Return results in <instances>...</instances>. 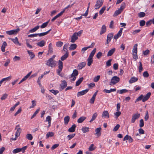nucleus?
Masks as SVG:
<instances>
[{
	"instance_id": "16",
	"label": "nucleus",
	"mask_w": 154,
	"mask_h": 154,
	"mask_svg": "<svg viewBox=\"0 0 154 154\" xmlns=\"http://www.w3.org/2000/svg\"><path fill=\"white\" fill-rule=\"evenodd\" d=\"M76 127V125L75 124L72 125L71 127L68 129V131L72 133L74 132L75 131Z\"/></svg>"
},
{
	"instance_id": "15",
	"label": "nucleus",
	"mask_w": 154,
	"mask_h": 154,
	"mask_svg": "<svg viewBox=\"0 0 154 154\" xmlns=\"http://www.w3.org/2000/svg\"><path fill=\"white\" fill-rule=\"evenodd\" d=\"M86 64V63L85 62L80 63L78 64L77 68L79 69H81L85 66Z\"/></svg>"
},
{
	"instance_id": "27",
	"label": "nucleus",
	"mask_w": 154,
	"mask_h": 154,
	"mask_svg": "<svg viewBox=\"0 0 154 154\" xmlns=\"http://www.w3.org/2000/svg\"><path fill=\"white\" fill-rule=\"evenodd\" d=\"M51 30V29H50L47 31L44 32H42L40 33H38V35L39 36H42L47 35Z\"/></svg>"
},
{
	"instance_id": "34",
	"label": "nucleus",
	"mask_w": 154,
	"mask_h": 154,
	"mask_svg": "<svg viewBox=\"0 0 154 154\" xmlns=\"http://www.w3.org/2000/svg\"><path fill=\"white\" fill-rule=\"evenodd\" d=\"M96 50H97L96 48H94L93 50L91 53L88 57L92 58H93V57L94 55L96 52Z\"/></svg>"
},
{
	"instance_id": "61",
	"label": "nucleus",
	"mask_w": 154,
	"mask_h": 154,
	"mask_svg": "<svg viewBox=\"0 0 154 154\" xmlns=\"http://www.w3.org/2000/svg\"><path fill=\"white\" fill-rule=\"evenodd\" d=\"M111 59L108 60L106 62V65L107 66H109L111 65Z\"/></svg>"
},
{
	"instance_id": "8",
	"label": "nucleus",
	"mask_w": 154,
	"mask_h": 154,
	"mask_svg": "<svg viewBox=\"0 0 154 154\" xmlns=\"http://www.w3.org/2000/svg\"><path fill=\"white\" fill-rule=\"evenodd\" d=\"M103 2L101 1L97 0L95 5L94 6V8L95 9H99L103 5Z\"/></svg>"
},
{
	"instance_id": "48",
	"label": "nucleus",
	"mask_w": 154,
	"mask_h": 154,
	"mask_svg": "<svg viewBox=\"0 0 154 154\" xmlns=\"http://www.w3.org/2000/svg\"><path fill=\"white\" fill-rule=\"evenodd\" d=\"M145 13L144 12H140L138 13V16L139 17H143L145 16Z\"/></svg>"
},
{
	"instance_id": "25",
	"label": "nucleus",
	"mask_w": 154,
	"mask_h": 154,
	"mask_svg": "<svg viewBox=\"0 0 154 154\" xmlns=\"http://www.w3.org/2000/svg\"><path fill=\"white\" fill-rule=\"evenodd\" d=\"M78 74V72L77 70L75 69L73 70L72 73L71 75V77L72 78L73 76H76Z\"/></svg>"
},
{
	"instance_id": "56",
	"label": "nucleus",
	"mask_w": 154,
	"mask_h": 154,
	"mask_svg": "<svg viewBox=\"0 0 154 154\" xmlns=\"http://www.w3.org/2000/svg\"><path fill=\"white\" fill-rule=\"evenodd\" d=\"M102 53L101 52H98L96 54V57L98 59H99L102 56Z\"/></svg>"
},
{
	"instance_id": "32",
	"label": "nucleus",
	"mask_w": 154,
	"mask_h": 154,
	"mask_svg": "<svg viewBox=\"0 0 154 154\" xmlns=\"http://www.w3.org/2000/svg\"><path fill=\"white\" fill-rule=\"evenodd\" d=\"M7 45V44L6 42H4L1 47V50L3 52H4L5 51V48Z\"/></svg>"
},
{
	"instance_id": "20",
	"label": "nucleus",
	"mask_w": 154,
	"mask_h": 154,
	"mask_svg": "<svg viewBox=\"0 0 154 154\" xmlns=\"http://www.w3.org/2000/svg\"><path fill=\"white\" fill-rule=\"evenodd\" d=\"M138 80L137 78L135 77H131L129 81V82L130 84H131L137 82Z\"/></svg>"
},
{
	"instance_id": "39",
	"label": "nucleus",
	"mask_w": 154,
	"mask_h": 154,
	"mask_svg": "<svg viewBox=\"0 0 154 154\" xmlns=\"http://www.w3.org/2000/svg\"><path fill=\"white\" fill-rule=\"evenodd\" d=\"M89 128L86 127H83L82 128V131L83 133H86L89 131Z\"/></svg>"
},
{
	"instance_id": "13",
	"label": "nucleus",
	"mask_w": 154,
	"mask_h": 154,
	"mask_svg": "<svg viewBox=\"0 0 154 154\" xmlns=\"http://www.w3.org/2000/svg\"><path fill=\"white\" fill-rule=\"evenodd\" d=\"M151 95V92H149L147 93L144 97L143 96L142 99V101L143 102H145L147 101Z\"/></svg>"
},
{
	"instance_id": "55",
	"label": "nucleus",
	"mask_w": 154,
	"mask_h": 154,
	"mask_svg": "<svg viewBox=\"0 0 154 154\" xmlns=\"http://www.w3.org/2000/svg\"><path fill=\"white\" fill-rule=\"evenodd\" d=\"M143 76L144 78H148L149 76V74L147 71L144 72L143 73Z\"/></svg>"
},
{
	"instance_id": "17",
	"label": "nucleus",
	"mask_w": 154,
	"mask_h": 154,
	"mask_svg": "<svg viewBox=\"0 0 154 154\" xmlns=\"http://www.w3.org/2000/svg\"><path fill=\"white\" fill-rule=\"evenodd\" d=\"M31 73L32 72H29L26 76H25L23 79H22L20 81L19 83L18 84H20L26 80L30 76L31 74Z\"/></svg>"
},
{
	"instance_id": "18",
	"label": "nucleus",
	"mask_w": 154,
	"mask_h": 154,
	"mask_svg": "<svg viewBox=\"0 0 154 154\" xmlns=\"http://www.w3.org/2000/svg\"><path fill=\"white\" fill-rule=\"evenodd\" d=\"M76 34L74 33L71 37V42L72 43L74 42L75 41L78 39V37L77 36Z\"/></svg>"
},
{
	"instance_id": "45",
	"label": "nucleus",
	"mask_w": 154,
	"mask_h": 154,
	"mask_svg": "<svg viewBox=\"0 0 154 154\" xmlns=\"http://www.w3.org/2000/svg\"><path fill=\"white\" fill-rule=\"evenodd\" d=\"M63 43L61 41H58L56 43V46L57 47H61L63 45Z\"/></svg>"
},
{
	"instance_id": "57",
	"label": "nucleus",
	"mask_w": 154,
	"mask_h": 154,
	"mask_svg": "<svg viewBox=\"0 0 154 154\" xmlns=\"http://www.w3.org/2000/svg\"><path fill=\"white\" fill-rule=\"evenodd\" d=\"M32 105L30 107V108L34 107L36 105V101L35 100H33L32 101Z\"/></svg>"
},
{
	"instance_id": "38",
	"label": "nucleus",
	"mask_w": 154,
	"mask_h": 154,
	"mask_svg": "<svg viewBox=\"0 0 154 154\" xmlns=\"http://www.w3.org/2000/svg\"><path fill=\"white\" fill-rule=\"evenodd\" d=\"M77 45L75 44H72L69 48L70 50H74L76 48Z\"/></svg>"
},
{
	"instance_id": "43",
	"label": "nucleus",
	"mask_w": 154,
	"mask_h": 154,
	"mask_svg": "<svg viewBox=\"0 0 154 154\" xmlns=\"http://www.w3.org/2000/svg\"><path fill=\"white\" fill-rule=\"evenodd\" d=\"M49 20H49L48 21L43 23L42 24V25L41 26H40L41 28H45V27H46V26H47Z\"/></svg>"
},
{
	"instance_id": "26",
	"label": "nucleus",
	"mask_w": 154,
	"mask_h": 154,
	"mask_svg": "<svg viewBox=\"0 0 154 154\" xmlns=\"http://www.w3.org/2000/svg\"><path fill=\"white\" fill-rule=\"evenodd\" d=\"M97 112H95L93 114L92 118L91 120L89 122L90 123L92 122L93 121H94L97 118Z\"/></svg>"
},
{
	"instance_id": "58",
	"label": "nucleus",
	"mask_w": 154,
	"mask_h": 154,
	"mask_svg": "<svg viewBox=\"0 0 154 154\" xmlns=\"http://www.w3.org/2000/svg\"><path fill=\"white\" fill-rule=\"evenodd\" d=\"M68 44H65L64 45L63 48V50L64 51L66 52H68L67 48L68 47Z\"/></svg>"
},
{
	"instance_id": "10",
	"label": "nucleus",
	"mask_w": 154,
	"mask_h": 154,
	"mask_svg": "<svg viewBox=\"0 0 154 154\" xmlns=\"http://www.w3.org/2000/svg\"><path fill=\"white\" fill-rule=\"evenodd\" d=\"M114 35L113 33H109L107 36L106 44H108L113 38Z\"/></svg>"
},
{
	"instance_id": "37",
	"label": "nucleus",
	"mask_w": 154,
	"mask_h": 154,
	"mask_svg": "<svg viewBox=\"0 0 154 154\" xmlns=\"http://www.w3.org/2000/svg\"><path fill=\"white\" fill-rule=\"evenodd\" d=\"M137 44L134 45L132 50L133 53H137Z\"/></svg>"
},
{
	"instance_id": "7",
	"label": "nucleus",
	"mask_w": 154,
	"mask_h": 154,
	"mask_svg": "<svg viewBox=\"0 0 154 154\" xmlns=\"http://www.w3.org/2000/svg\"><path fill=\"white\" fill-rule=\"evenodd\" d=\"M21 128H17V131L15 133V137L14 138H11V140H17V138L20 136V134L21 131Z\"/></svg>"
},
{
	"instance_id": "33",
	"label": "nucleus",
	"mask_w": 154,
	"mask_h": 154,
	"mask_svg": "<svg viewBox=\"0 0 154 154\" xmlns=\"http://www.w3.org/2000/svg\"><path fill=\"white\" fill-rule=\"evenodd\" d=\"M48 52L49 53H52L53 52L52 45L51 43H50L48 45Z\"/></svg>"
},
{
	"instance_id": "62",
	"label": "nucleus",
	"mask_w": 154,
	"mask_h": 154,
	"mask_svg": "<svg viewBox=\"0 0 154 154\" xmlns=\"http://www.w3.org/2000/svg\"><path fill=\"white\" fill-rule=\"evenodd\" d=\"M100 78V76L98 75L97 76L95 77L94 79V81L95 82H97L98 81Z\"/></svg>"
},
{
	"instance_id": "9",
	"label": "nucleus",
	"mask_w": 154,
	"mask_h": 154,
	"mask_svg": "<svg viewBox=\"0 0 154 154\" xmlns=\"http://www.w3.org/2000/svg\"><path fill=\"white\" fill-rule=\"evenodd\" d=\"M140 116V114L139 113H137L133 115L132 116L131 120V122L134 123L135 122V120L138 119Z\"/></svg>"
},
{
	"instance_id": "42",
	"label": "nucleus",
	"mask_w": 154,
	"mask_h": 154,
	"mask_svg": "<svg viewBox=\"0 0 154 154\" xmlns=\"http://www.w3.org/2000/svg\"><path fill=\"white\" fill-rule=\"evenodd\" d=\"M43 77V75H42L40 76L38 78V79L37 80V82L40 87L41 86H42L41 83V82H40V81H41L40 80Z\"/></svg>"
},
{
	"instance_id": "44",
	"label": "nucleus",
	"mask_w": 154,
	"mask_h": 154,
	"mask_svg": "<svg viewBox=\"0 0 154 154\" xmlns=\"http://www.w3.org/2000/svg\"><path fill=\"white\" fill-rule=\"evenodd\" d=\"M40 111V109H37L33 114V115L31 116V119L33 118Z\"/></svg>"
},
{
	"instance_id": "30",
	"label": "nucleus",
	"mask_w": 154,
	"mask_h": 154,
	"mask_svg": "<svg viewBox=\"0 0 154 154\" xmlns=\"http://www.w3.org/2000/svg\"><path fill=\"white\" fill-rule=\"evenodd\" d=\"M87 60L88 61L87 65L89 66H90L93 62V58H92L88 57Z\"/></svg>"
},
{
	"instance_id": "41",
	"label": "nucleus",
	"mask_w": 154,
	"mask_h": 154,
	"mask_svg": "<svg viewBox=\"0 0 154 154\" xmlns=\"http://www.w3.org/2000/svg\"><path fill=\"white\" fill-rule=\"evenodd\" d=\"M27 52L29 55L30 56L31 59H33L35 57V54L32 52L30 51H29L28 50L27 51Z\"/></svg>"
},
{
	"instance_id": "51",
	"label": "nucleus",
	"mask_w": 154,
	"mask_h": 154,
	"mask_svg": "<svg viewBox=\"0 0 154 154\" xmlns=\"http://www.w3.org/2000/svg\"><path fill=\"white\" fill-rule=\"evenodd\" d=\"M143 69L142 65L141 62H139V72H141Z\"/></svg>"
},
{
	"instance_id": "6",
	"label": "nucleus",
	"mask_w": 154,
	"mask_h": 154,
	"mask_svg": "<svg viewBox=\"0 0 154 154\" xmlns=\"http://www.w3.org/2000/svg\"><path fill=\"white\" fill-rule=\"evenodd\" d=\"M67 86V84L66 81L65 80H63L62 81L60 85V87L59 90L60 91L63 90Z\"/></svg>"
},
{
	"instance_id": "23",
	"label": "nucleus",
	"mask_w": 154,
	"mask_h": 154,
	"mask_svg": "<svg viewBox=\"0 0 154 154\" xmlns=\"http://www.w3.org/2000/svg\"><path fill=\"white\" fill-rule=\"evenodd\" d=\"M70 120V117L69 116H67L64 118V123L66 125H67L69 122Z\"/></svg>"
},
{
	"instance_id": "50",
	"label": "nucleus",
	"mask_w": 154,
	"mask_h": 154,
	"mask_svg": "<svg viewBox=\"0 0 154 154\" xmlns=\"http://www.w3.org/2000/svg\"><path fill=\"white\" fill-rule=\"evenodd\" d=\"M21 151V149L20 148H16L13 151V153L15 154Z\"/></svg>"
},
{
	"instance_id": "2",
	"label": "nucleus",
	"mask_w": 154,
	"mask_h": 154,
	"mask_svg": "<svg viewBox=\"0 0 154 154\" xmlns=\"http://www.w3.org/2000/svg\"><path fill=\"white\" fill-rule=\"evenodd\" d=\"M125 3L124 2L122 3L121 5L120 8L115 11L113 16L114 17H116L119 14H120L122 11L125 8Z\"/></svg>"
},
{
	"instance_id": "14",
	"label": "nucleus",
	"mask_w": 154,
	"mask_h": 154,
	"mask_svg": "<svg viewBox=\"0 0 154 154\" xmlns=\"http://www.w3.org/2000/svg\"><path fill=\"white\" fill-rule=\"evenodd\" d=\"M101 128L100 127L96 129L95 130L96 133L95 134V135L97 136L98 137L100 136L101 134Z\"/></svg>"
},
{
	"instance_id": "11",
	"label": "nucleus",
	"mask_w": 154,
	"mask_h": 154,
	"mask_svg": "<svg viewBox=\"0 0 154 154\" xmlns=\"http://www.w3.org/2000/svg\"><path fill=\"white\" fill-rule=\"evenodd\" d=\"M89 91V89H86L83 90L82 91L78 92L77 93V97H79L83 95L86 94Z\"/></svg>"
},
{
	"instance_id": "53",
	"label": "nucleus",
	"mask_w": 154,
	"mask_h": 154,
	"mask_svg": "<svg viewBox=\"0 0 154 154\" xmlns=\"http://www.w3.org/2000/svg\"><path fill=\"white\" fill-rule=\"evenodd\" d=\"M106 9V7L105 6H103L102 8L101 9L100 11L99 14H102L104 12V11Z\"/></svg>"
},
{
	"instance_id": "5",
	"label": "nucleus",
	"mask_w": 154,
	"mask_h": 154,
	"mask_svg": "<svg viewBox=\"0 0 154 154\" xmlns=\"http://www.w3.org/2000/svg\"><path fill=\"white\" fill-rule=\"evenodd\" d=\"M20 31L19 28H17L15 29H13L10 31H6V33L7 34L9 35H16Z\"/></svg>"
},
{
	"instance_id": "12",
	"label": "nucleus",
	"mask_w": 154,
	"mask_h": 154,
	"mask_svg": "<svg viewBox=\"0 0 154 154\" xmlns=\"http://www.w3.org/2000/svg\"><path fill=\"white\" fill-rule=\"evenodd\" d=\"M102 118H109V113L108 111H104L102 114Z\"/></svg>"
},
{
	"instance_id": "64",
	"label": "nucleus",
	"mask_w": 154,
	"mask_h": 154,
	"mask_svg": "<svg viewBox=\"0 0 154 154\" xmlns=\"http://www.w3.org/2000/svg\"><path fill=\"white\" fill-rule=\"evenodd\" d=\"M121 113L120 112L118 111L114 113V115L117 118L119 117L121 114Z\"/></svg>"
},
{
	"instance_id": "28",
	"label": "nucleus",
	"mask_w": 154,
	"mask_h": 154,
	"mask_svg": "<svg viewBox=\"0 0 154 154\" xmlns=\"http://www.w3.org/2000/svg\"><path fill=\"white\" fill-rule=\"evenodd\" d=\"M84 79V78L82 77L80 78L76 83L75 86H77L80 85Z\"/></svg>"
},
{
	"instance_id": "31",
	"label": "nucleus",
	"mask_w": 154,
	"mask_h": 154,
	"mask_svg": "<svg viewBox=\"0 0 154 154\" xmlns=\"http://www.w3.org/2000/svg\"><path fill=\"white\" fill-rule=\"evenodd\" d=\"M128 91V90L126 89H123L119 90H117V93H119L120 94H122L125 93Z\"/></svg>"
},
{
	"instance_id": "47",
	"label": "nucleus",
	"mask_w": 154,
	"mask_h": 154,
	"mask_svg": "<svg viewBox=\"0 0 154 154\" xmlns=\"http://www.w3.org/2000/svg\"><path fill=\"white\" fill-rule=\"evenodd\" d=\"M26 138L28 140H32L33 137L31 134H28L26 135Z\"/></svg>"
},
{
	"instance_id": "29",
	"label": "nucleus",
	"mask_w": 154,
	"mask_h": 154,
	"mask_svg": "<svg viewBox=\"0 0 154 154\" xmlns=\"http://www.w3.org/2000/svg\"><path fill=\"white\" fill-rule=\"evenodd\" d=\"M54 135V134L53 132H48L46 134V139H48L49 137H53Z\"/></svg>"
},
{
	"instance_id": "49",
	"label": "nucleus",
	"mask_w": 154,
	"mask_h": 154,
	"mask_svg": "<svg viewBox=\"0 0 154 154\" xmlns=\"http://www.w3.org/2000/svg\"><path fill=\"white\" fill-rule=\"evenodd\" d=\"M9 39H11L15 44H17V43H18V39L17 37H16L14 39L10 38H9Z\"/></svg>"
},
{
	"instance_id": "36",
	"label": "nucleus",
	"mask_w": 154,
	"mask_h": 154,
	"mask_svg": "<svg viewBox=\"0 0 154 154\" xmlns=\"http://www.w3.org/2000/svg\"><path fill=\"white\" fill-rule=\"evenodd\" d=\"M39 27L40 26H37L32 29L29 30V32L31 33L34 32L38 30L39 28Z\"/></svg>"
},
{
	"instance_id": "63",
	"label": "nucleus",
	"mask_w": 154,
	"mask_h": 154,
	"mask_svg": "<svg viewBox=\"0 0 154 154\" xmlns=\"http://www.w3.org/2000/svg\"><path fill=\"white\" fill-rule=\"evenodd\" d=\"M145 24V21L144 20H141L140 22V25L141 26H143Z\"/></svg>"
},
{
	"instance_id": "59",
	"label": "nucleus",
	"mask_w": 154,
	"mask_h": 154,
	"mask_svg": "<svg viewBox=\"0 0 154 154\" xmlns=\"http://www.w3.org/2000/svg\"><path fill=\"white\" fill-rule=\"evenodd\" d=\"M20 58L18 56H15L13 58V60L14 62H16L17 61L20 60Z\"/></svg>"
},
{
	"instance_id": "19",
	"label": "nucleus",
	"mask_w": 154,
	"mask_h": 154,
	"mask_svg": "<svg viewBox=\"0 0 154 154\" xmlns=\"http://www.w3.org/2000/svg\"><path fill=\"white\" fill-rule=\"evenodd\" d=\"M106 26L105 25H103L101 27V30L100 32V34L101 35L105 33L106 32Z\"/></svg>"
},
{
	"instance_id": "3",
	"label": "nucleus",
	"mask_w": 154,
	"mask_h": 154,
	"mask_svg": "<svg viewBox=\"0 0 154 154\" xmlns=\"http://www.w3.org/2000/svg\"><path fill=\"white\" fill-rule=\"evenodd\" d=\"M120 80V79L116 76H115L112 77L111 80V82H110L109 85H114L118 82Z\"/></svg>"
},
{
	"instance_id": "46",
	"label": "nucleus",
	"mask_w": 154,
	"mask_h": 154,
	"mask_svg": "<svg viewBox=\"0 0 154 154\" xmlns=\"http://www.w3.org/2000/svg\"><path fill=\"white\" fill-rule=\"evenodd\" d=\"M75 135V134H70L67 136V137L69 140H70L71 139L73 138Z\"/></svg>"
},
{
	"instance_id": "52",
	"label": "nucleus",
	"mask_w": 154,
	"mask_h": 154,
	"mask_svg": "<svg viewBox=\"0 0 154 154\" xmlns=\"http://www.w3.org/2000/svg\"><path fill=\"white\" fill-rule=\"evenodd\" d=\"M143 97V95L142 94L136 100V101L135 102V103H136L137 102L141 100H142V99Z\"/></svg>"
},
{
	"instance_id": "24",
	"label": "nucleus",
	"mask_w": 154,
	"mask_h": 154,
	"mask_svg": "<svg viewBox=\"0 0 154 154\" xmlns=\"http://www.w3.org/2000/svg\"><path fill=\"white\" fill-rule=\"evenodd\" d=\"M45 41L44 40H42L41 41L37 43V45L38 46L40 47H42L45 45Z\"/></svg>"
},
{
	"instance_id": "1",
	"label": "nucleus",
	"mask_w": 154,
	"mask_h": 154,
	"mask_svg": "<svg viewBox=\"0 0 154 154\" xmlns=\"http://www.w3.org/2000/svg\"><path fill=\"white\" fill-rule=\"evenodd\" d=\"M68 56V53L66 52L61 57V60H59L58 62V69L57 70V73L58 75L61 76L60 72L62 71L63 68V63L61 61H63L66 60Z\"/></svg>"
},
{
	"instance_id": "21",
	"label": "nucleus",
	"mask_w": 154,
	"mask_h": 154,
	"mask_svg": "<svg viewBox=\"0 0 154 154\" xmlns=\"http://www.w3.org/2000/svg\"><path fill=\"white\" fill-rule=\"evenodd\" d=\"M51 116H48L46 118L45 121L46 122H48V128L50 127L51 125Z\"/></svg>"
},
{
	"instance_id": "54",
	"label": "nucleus",
	"mask_w": 154,
	"mask_h": 154,
	"mask_svg": "<svg viewBox=\"0 0 154 154\" xmlns=\"http://www.w3.org/2000/svg\"><path fill=\"white\" fill-rule=\"evenodd\" d=\"M120 127V125L119 124H117L114 128L113 130V131H117L119 129Z\"/></svg>"
},
{
	"instance_id": "35",
	"label": "nucleus",
	"mask_w": 154,
	"mask_h": 154,
	"mask_svg": "<svg viewBox=\"0 0 154 154\" xmlns=\"http://www.w3.org/2000/svg\"><path fill=\"white\" fill-rule=\"evenodd\" d=\"M86 117L84 116H82L79 118L77 120V122L79 123H81L83 122L85 119Z\"/></svg>"
},
{
	"instance_id": "22",
	"label": "nucleus",
	"mask_w": 154,
	"mask_h": 154,
	"mask_svg": "<svg viewBox=\"0 0 154 154\" xmlns=\"http://www.w3.org/2000/svg\"><path fill=\"white\" fill-rule=\"evenodd\" d=\"M115 51V48H113L111 50H110L108 52L107 56L108 57L110 56H112Z\"/></svg>"
},
{
	"instance_id": "4",
	"label": "nucleus",
	"mask_w": 154,
	"mask_h": 154,
	"mask_svg": "<svg viewBox=\"0 0 154 154\" xmlns=\"http://www.w3.org/2000/svg\"><path fill=\"white\" fill-rule=\"evenodd\" d=\"M56 64V61L52 60V59H49L47 61L46 65L51 67H54Z\"/></svg>"
},
{
	"instance_id": "60",
	"label": "nucleus",
	"mask_w": 154,
	"mask_h": 154,
	"mask_svg": "<svg viewBox=\"0 0 154 154\" xmlns=\"http://www.w3.org/2000/svg\"><path fill=\"white\" fill-rule=\"evenodd\" d=\"M144 125L143 120L142 119L140 121L139 126L140 127L142 128L143 126Z\"/></svg>"
},
{
	"instance_id": "40",
	"label": "nucleus",
	"mask_w": 154,
	"mask_h": 154,
	"mask_svg": "<svg viewBox=\"0 0 154 154\" xmlns=\"http://www.w3.org/2000/svg\"><path fill=\"white\" fill-rule=\"evenodd\" d=\"M92 48V47L91 46H89L86 47H85L82 48V50H81L82 53L83 54H84L85 53V51L87 49H88L89 48Z\"/></svg>"
}]
</instances>
